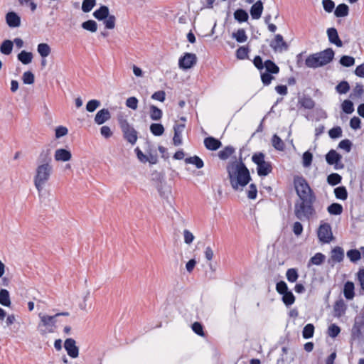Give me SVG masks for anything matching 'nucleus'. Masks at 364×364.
<instances>
[{
  "instance_id": "24",
  "label": "nucleus",
  "mask_w": 364,
  "mask_h": 364,
  "mask_svg": "<svg viewBox=\"0 0 364 364\" xmlns=\"http://www.w3.org/2000/svg\"><path fill=\"white\" fill-rule=\"evenodd\" d=\"M157 190L163 198L168 199L171 196V187L166 183L161 182L158 185Z\"/></svg>"
},
{
  "instance_id": "25",
  "label": "nucleus",
  "mask_w": 364,
  "mask_h": 364,
  "mask_svg": "<svg viewBox=\"0 0 364 364\" xmlns=\"http://www.w3.org/2000/svg\"><path fill=\"white\" fill-rule=\"evenodd\" d=\"M355 286L353 282H347L344 284L343 288V295L345 298L348 300H352L355 296Z\"/></svg>"
},
{
  "instance_id": "43",
  "label": "nucleus",
  "mask_w": 364,
  "mask_h": 364,
  "mask_svg": "<svg viewBox=\"0 0 364 364\" xmlns=\"http://www.w3.org/2000/svg\"><path fill=\"white\" fill-rule=\"evenodd\" d=\"M234 17L238 22H245L248 19L247 13L243 9H237L234 13Z\"/></svg>"
},
{
  "instance_id": "13",
  "label": "nucleus",
  "mask_w": 364,
  "mask_h": 364,
  "mask_svg": "<svg viewBox=\"0 0 364 364\" xmlns=\"http://www.w3.org/2000/svg\"><path fill=\"white\" fill-rule=\"evenodd\" d=\"M64 348L68 355L72 358H76L79 355V348L76 346V342L73 338H67L64 343Z\"/></svg>"
},
{
  "instance_id": "57",
  "label": "nucleus",
  "mask_w": 364,
  "mask_h": 364,
  "mask_svg": "<svg viewBox=\"0 0 364 364\" xmlns=\"http://www.w3.org/2000/svg\"><path fill=\"white\" fill-rule=\"evenodd\" d=\"M68 129L64 126H58L55 129V136L56 139H60L68 134Z\"/></svg>"
},
{
  "instance_id": "7",
  "label": "nucleus",
  "mask_w": 364,
  "mask_h": 364,
  "mask_svg": "<svg viewBox=\"0 0 364 364\" xmlns=\"http://www.w3.org/2000/svg\"><path fill=\"white\" fill-rule=\"evenodd\" d=\"M252 161L257 165V171L259 176H266L272 172V165L265 161V156L262 153H255L252 157Z\"/></svg>"
},
{
  "instance_id": "32",
  "label": "nucleus",
  "mask_w": 364,
  "mask_h": 364,
  "mask_svg": "<svg viewBox=\"0 0 364 364\" xmlns=\"http://www.w3.org/2000/svg\"><path fill=\"white\" fill-rule=\"evenodd\" d=\"M150 118L154 121H158L162 117V111L155 105H151L149 107Z\"/></svg>"
},
{
  "instance_id": "18",
  "label": "nucleus",
  "mask_w": 364,
  "mask_h": 364,
  "mask_svg": "<svg viewBox=\"0 0 364 364\" xmlns=\"http://www.w3.org/2000/svg\"><path fill=\"white\" fill-rule=\"evenodd\" d=\"M6 22L10 28H17L21 26V18L14 11L8 12L6 14Z\"/></svg>"
},
{
  "instance_id": "26",
  "label": "nucleus",
  "mask_w": 364,
  "mask_h": 364,
  "mask_svg": "<svg viewBox=\"0 0 364 364\" xmlns=\"http://www.w3.org/2000/svg\"><path fill=\"white\" fill-rule=\"evenodd\" d=\"M37 52L42 58H46L51 53V48L48 43H41L37 46Z\"/></svg>"
},
{
  "instance_id": "30",
  "label": "nucleus",
  "mask_w": 364,
  "mask_h": 364,
  "mask_svg": "<svg viewBox=\"0 0 364 364\" xmlns=\"http://www.w3.org/2000/svg\"><path fill=\"white\" fill-rule=\"evenodd\" d=\"M14 43L10 40H5L0 46V52L4 55H9L13 50Z\"/></svg>"
},
{
  "instance_id": "60",
  "label": "nucleus",
  "mask_w": 364,
  "mask_h": 364,
  "mask_svg": "<svg viewBox=\"0 0 364 364\" xmlns=\"http://www.w3.org/2000/svg\"><path fill=\"white\" fill-rule=\"evenodd\" d=\"M183 235L184 242L186 245H191L195 239L193 234L190 230H186V229H185L183 231Z\"/></svg>"
},
{
  "instance_id": "14",
  "label": "nucleus",
  "mask_w": 364,
  "mask_h": 364,
  "mask_svg": "<svg viewBox=\"0 0 364 364\" xmlns=\"http://www.w3.org/2000/svg\"><path fill=\"white\" fill-rule=\"evenodd\" d=\"M364 333V314H360L355 319V323L352 328V334L354 337L359 338Z\"/></svg>"
},
{
  "instance_id": "12",
  "label": "nucleus",
  "mask_w": 364,
  "mask_h": 364,
  "mask_svg": "<svg viewBox=\"0 0 364 364\" xmlns=\"http://www.w3.org/2000/svg\"><path fill=\"white\" fill-rule=\"evenodd\" d=\"M197 62V57L194 53H186L178 60L179 68L183 70L191 68Z\"/></svg>"
},
{
  "instance_id": "46",
  "label": "nucleus",
  "mask_w": 364,
  "mask_h": 364,
  "mask_svg": "<svg viewBox=\"0 0 364 364\" xmlns=\"http://www.w3.org/2000/svg\"><path fill=\"white\" fill-rule=\"evenodd\" d=\"M272 144L277 150L283 151L284 149V143L277 134L272 136Z\"/></svg>"
},
{
  "instance_id": "47",
  "label": "nucleus",
  "mask_w": 364,
  "mask_h": 364,
  "mask_svg": "<svg viewBox=\"0 0 364 364\" xmlns=\"http://www.w3.org/2000/svg\"><path fill=\"white\" fill-rule=\"evenodd\" d=\"M299 103L305 109H311L314 107V102L311 97H304L299 100Z\"/></svg>"
},
{
  "instance_id": "53",
  "label": "nucleus",
  "mask_w": 364,
  "mask_h": 364,
  "mask_svg": "<svg viewBox=\"0 0 364 364\" xmlns=\"http://www.w3.org/2000/svg\"><path fill=\"white\" fill-rule=\"evenodd\" d=\"M328 183L331 186H336L341 183V176L338 173H331L327 177Z\"/></svg>"
},
{
  "instance_id": "11",
  "label": "nucleus",
  "mask_w": 364,
  "mask_h": 364,
  "mask_svg": "<svg viewBox=\"0 0 364 364\" xmlns=\"http://www.w3.org/2000/svg\"><path fill=\"white\" fill-rule=\"evenodd\" d=\"M342 156L336 151L330 150L326 155V161L329 165H333L335 169H342L344 168L341 162Z\"/></svg>"
},
{
  "instance_id": "45",
  "label": "nucleus",
  "mask_w": 364,
  "mask_h": 364,
  "mask_svg": "<svg viewBox=\"0 0 364 364\" xmlns=\"http://www.w3.org/2000/svg\"><path fill=\"white\" fill-rule=\"evenodd\" d=\"M314 333V326L311 323L306 325L302 331L303 338L309 339L313 337Z\"/></svg>"
},
{
  "instance_id": "50",
  "label": "nucleus",
  "mask_w": 364,
  "mask_h": 364,
  "mask_svg": "<svg viewBox=\"0 0 364 364\" xmlns=\"http://www.w3.org/2000/svg\"><path fill=\"white\" fill-rule=\"evenodd\" d=\"M22 80L26 85H32L35 80L34 75L31 71L24 72L22 75Z\"/></svg>"
},
{
  "instance_id": "42",
  "label": "nucleus",
  "mask_w": 364,
  "mask_h": 364,
  "mask_svg": "<svg viewBox=\"0 0 364 364\" xmlns=\"http://www.w3.org/2000/svg\"><path fill=\"white\" fill-rule=\"evenodd\" d=\"M235 151L232 146H226L218 152V157L222 160L228 159Z\"/></svg>"
},
{
  "instance_id": "8",
  "label": "nucleus",
  "mask_w": 364,
  "mask_h": 364,
  "mask_svg": "<svg viewBox=\"0 0 364 364\" xmlns=\"http://www.w3.org/2000/svg\"><path fill=\"white\" fill-rule=\"evenodd\" d=\"M314 201H303L296 203L294 208V213L296 216L302 220L303 218H309L314 213V208L311 205Z\"/></svg>"
},
{
  "instance_id": "55",
  "label": "nucleus",
  "mask_w": 364,
  "mask_h": 364,
  "mask_svg": "<svg viewBox=\"0 0 364 364\" xmlns=\"http://www.w3.org/2000/svg\"><path fill=\"white\" fill-rule=\"evenodd\" d=\"M325 259V256L322 253H316L310 259V263L314 265H320Z\"/></svg>"
},
{
  "instance_id": "5",
  "label": "nucleus",
  "mask_w": 364,
  "mask_h": 364,
  "mask_svg": "<svg viewBox=\"0 0 364 364\" xmlns=\"http://www.w3.org/2000/svg\"><path fill=\"white\" fill-rule=\"evenodd\" d=\"M294 184L296 192L301 200L314 201V193L307 181L303 177H295Z\"/></svg>"
},
{
  "instance_id": "34",
  "label": "nucleus",
  "mask_w": 364,
  "mask_h": 364,
  "mask_svg": "<svg viewBox=\"0 0 364 364\" xmlns=\"http://www.w3.org/2000/svg\"><path fill=\"white\" fill-rule=\"evenodd\" d=\"M348 6L345 4H341L336 8L334 14L336 17H345L348 16Z\"/></svg>"
},
{
  "instance_id": "38",
  "label": "nucleus",
  "mask_w": 364,
  "mask_h": 364,
  "mask_svg": "<svg viewBox=\"0 0 364 364\" xmlns=\"http://www.w3.org/2000/svg\"><path fill=\"white\" fill-rule=\"evenodd\" d=\"M185 162L196 166L197 168H201L204 166L203 160L197 156L186 158Z\"/></svg>"
},
{
  "instance_id": "31",
  "label": "nucleus",
  "mask_w": 364,
  "mask_h": 364,
  "mask_svg": "<svg viewBox=\"0 0 364 364\" xmlns=\"http://www.w3.org/2000/svg\"><path fill=\"white\" fill-rule=\"evenodd\" d=\"M364 93L363 86L361 84H356L353 87L351 93L350 94V98L353 100L360 99Z\"/></svg>"
},
{
  "instance_id": "29",
  "label": "nucleus",
  "mask_w": 364,
  "mask_h": 364,
  "mask_svg": "<svg viewBox=\"0 0 364 364\" xmlns=\"http://www.w3.org/2000/svg\"><path fill=\"white\" fill-rule=\"evenodd\" d=\"M0 304L9 307L11 304L9 292L5 289L0 290Z\"/></svg>"
},
{
  "instance_id": "40",
  "label": "nucleus",
  "mask_w": 364,
  "mask_h": 364,
  "mask_svg": "<svg viewBox=\"0 0 364 364\" xmlns=\"http://www.w3.org/2000/svg\"><path fill=\"white\" fill-rule=\"evenodd\" d=\"M282 301L286 306H291L295 301V296L291 291L288 290L282 294Z\"/></svg>"
},
{
  "instance_id": "9",
  "label": "nucleus",
  "mask_w": 364,
  "mask_h": 364,
  "mask_svg": "<svg viewBox=\"0 0 364 364\" xmlns=\"http://www.w3.org/2000/svg\"><path fill=\"white\" fill-rule=\"evenodd\" d=\"M119 124L123 132L124 138L132 144L137 141V132L129 124L128 121L123 118H119Z\"/></svg>"
},
{
  "instance_id": "27",
  "label": "nucleus",
  "mask_w": 364,
  "mask_h": 364,
  "mask_svg": "<svg viewBox=\"0 0 364 364\" xmlns=\"http://www.w3.org/2000/svg\"><path fill=\"white\" fill-rule=\"evenodd\" d=\"M33 58V53L26 50L21 51L17 55L18 60L23 65H28L31 63L32 62Z\"/></svg>"
},
{
  "instance_id": "58",
  "label": "nucleus",
  "mask_w": 364,
  "mask_h": 364,
  "mask_svg": "<svg viewBox=\"0 0 364 364\" xmlns=\"http://www.w3.org/2000/svg\"><path fill=\"white\" fill-rule=\"evenodd\" d=\"M100 105V102L97 100H91L86 105V109L89 112H94Z\"/></svg>"
},
{
  "instance_id": "41",
  "label": "nucleus",
  "mask_w": 364,
  "mask_h": 364,
  "mask_svg": "<svg viewBox=\"0 0 364 364\" xmlns=\"http://www.w3.org/2000/svg\"><path fill=\"white\" fill-rule=\"evenodd\" d=\"M232 37L238 43H244L247 40V36L246 35L245 31L242 28L238 29L236 32L233 33Z\"/></svg>"
},
{
  "instance_id": "4",
  "label": "nucleus",
  "mask_w": 364,
  "mask_h": 364,
  "mask_svg": "<svg viewBox=\"0 0 364 364\" xmlns=\"http://www.w3.org/2000/svg\"><path fill=\"white\" fill-rule=\"evenodd\" d=\"M63 314L49 316L43 313L38 314L39 322L37 329L41 335L45 336L54 332L55 329V318Z\"/></svg>"
},
{
  "instance_id": "22",
  "label": "nucleus",
  "mask_w": 364,
  "mask_h": 364,
  "mask_svg": "<svg viewBox=\"0 0 364 364\" xmlns=\"http://www.w3.org/2000/svg\"><path fill=\"white\" fill-rule=\"evenodd\" d=\"M263 11V4L259 0L250 9V15L253 19H259Z\"/></svg>"
},
{
  "instance_id": "10",
  "label": "nucleus",
  "mask_w": 364,
  "mask_h": 364,
  "mask_svg": "<svg viewBox=\"0 0 364 364\" xmlns=\"http://www.w3.org/2000/svg\"><path fill=\"white\" fill-rule=\"evenodd\" d=\"M317 235L319 241L322 243H330L333 240L331 227L326 223H321L317 230Z\"/></svg>"
},
{
  "instance_id": "28",
  "label": "nucleus",
  "mask_w": 364,
  "mask_h": 364,
  "mask_svg": "<svg viewBox=\"0 0 364 364\" xmlns=\"http://www.w3.org/2000/svg\"><path fill=\"white\" fill-rule=\"evenodd\" d=\"M344 257L343 250L340 247H336L331 250V259L335 262H341Z\"/></svg>"
},
{
  "instance_id": "64",
  "label": "nucleus",
  "mask_w": 364,
  "mask_h": 364,
  "mask_svg": "<svg viewBox=\"0 0 364 364\" xmlns=\"http://www.w3.org/2000/svg\"><path fill=\"white\" fill-rule=\"evenodd\" d=\"M338 147L345 150L346 152H350L352 147V143L349 139H343L339 142Z\"/></svg>"
},
{
  "instance_id": "63",
  "label": "nucleus",
  "mask_w": 364,
  "mask_h": 364,
  "mask_svg": "<svg viewBox=\"0 0 364 364\" xmlns=\"http://www.w3.org/2000/svg\"><path fill=\"white\" fill-rule=\"evenodd\" d=\"M272 75L273 74L267 72L261 73V80L264 85H269L272 82V80L274 78Z\"/></svg>"
},
{
  "instance_id": "51",
  "label": "nucleus",
  "mask_w": 364,
  "mask_h": 364,
  "mask_svg": "<svg viewBox=\"0 0 364 364\" xmlns=\"http://www.w3.org/2000/svg\"><path fill=\"white\" fill-rule=\"evenodd\" d=\"M340 63L345 67H350L355 64V59L352 56L343 55L340 59Z\"/></svg>"
},
{
  "instance_id": "36",
  "label": "nucleus",
  "mask_w": 364,
  "mask_h": 364,
  "mask_svg": "<svg viewBox=\"0 0 364 364\" xmlns=\"http://www.w3.org/2000/svg\"><path fill=\"white\" fill-rule=\"evenodd\" d=\"M150 132L154 136H161L164 132V127L161 124L153 123L150 126Z\"/></svg>"
},
{
  "instance_id": "48",
  "label": "nucleus",
  "mask_w": 364,
  "mask_h": 364,
  "mask_svg": "<svg viewBox=\"0 0 364 364\" xmlns=\"http://www.w3.org/2000/svg\"><path fill=\"white\" fill-rule=\"evenodd\" d=\"M96 5V0H84L82 4V10L85 13L90 12Z\"/></svg>"
},
{
  "instance_id": "44",
  "label": "nucleus",
  "mask_w": 364,
  "mask_h": 364,
  "mask_svg": "<svg viewBox=\"0 0 364 364\" xmlns=\"http://www.w3.org/2000/svg\"><path fill=\"white\" fill-rule=\"evenodd\" d=\"M334 193L336 198L346 200L348 197L347 190L344 186H339L334 189Z\"/></svg>"
},
{
  "instance_id": "33",
  "label": "nucleus",
  "mask_w": 364,
  "mask_h": 364,
  "mask_svg": "<svg viewBox=\"0 0 364 364\" xmlns=\"http://www.w3.org/2000/svg\"><path fill=\"white\" fill-rule=\"evenodd\" d=\"M264 68H265V72L272 74H277L279 71V68L270 60L264 62Z\"/></svg>"
},
{
  "instance_id": "21",
  "label": "nucleus",
  "mask_w": 364,
  "mask_h": 364,
  "mask_svg": "<svg viewBox=\"0 0 364 364\" xmlns=\"http://www.w3.org/2000/svg\"><path fill=\"white\" fill-rule=\"evenodd\" d=\"M327 35L330 43L335 44L337 47H341L343 46V43L335 28H328L327 30Z\"/></svg>"
},
{
  "instance_id": "19",
  "label": "nucleus",
  "mask_w": 364,
  "mask_h": 364,
  "mask_svg": "<svg viewBox=\"0 0 364 364\" xmlns=\"http://www.w3.org/2000/svg\"><path fill=\"white\" fill-rule=\"evenodd\" d=\"M110 118L111 114L109 110L107 109H102L97 112L94 120L97 124L101 125L107 122Z\"/></svg>"
},
{
  "instance_id": "37",
  "label": "nucleus",
  "mask_w": 364,
  "mask_h": 364,
  "mask_svg": "<svg viewBox=\"0 0 364 364\" xmlns=\"http://www.w3.org/2000/svg\"><path fill=\"white\" fill-rule=\"evenodd\" d=\"M82 28L84 30L95 33L97 30V23L94 20H88L82 23Z\"/></svg>"
},
{
  "instance_id": "52",
  "label": "nucleus",
  "mask_w": 364,
  "mask_h": 364,
  "mask_svg": "<svg viewBox=\"0 0 364 364\" xmlns=\"http://www.w3.org/2000/svg\"><path fill=\"white\" fill-rule=\"evenodd\" d=\"M343 111L346 114H350L354 111L353 104L350 100H346L341 105Z\"/></svg>"
},
{
  "instance_id": "59",
  "label": "nucleus",
  "mask_w": 364,
  "mask_h": 364,
  "mask_svg": "<svg viewBox=\"0 0 364 364\" xmlns=\"http://www.w3.org/2000/svg\"><path fill=\"white\" fill-rule=\"evenodd\" d=\"M341 332V328L336 324H331L328 328V334L331 338L336 337Z\"/></svg>"
},
{
  "instance_id": "39",
  "label": "nucleus",
  "mask_w": 364,
  "mask_h": 364,
  "mask_svg": "<svg viewBox=\"0 0 364 364\" xmlns=\"http://www.w3.org/2000/svg\"><path fill=\"white\" fill-rule=\"evenodd\" d=\"M286 277L288 282L294 283L299 278L298 270L295 268H290L287 270Z\"/></svg>"
},
{
  "instance_id": "15",
  "label": "nucleus",
  "mask_w": 364,
  "mask_h": 364,
  "mask_svg": "<svg viewBox=\"0 0 364 364\" xmlns=\"http://www.w3.org/2000/svg\"><path fill=\"white\" fill-rule=\"evenodd\" d=\"M72 159V153L66 149H57L54 152V159L57 162H68Z\"/></svg>"
},
{
  "instance_id": "2",
  "label": "nucleus",
  "mask_w": 364,
  "mask_h": 364,
  "mask_svg": "<svg viewBox=\"0 0 364 364\" xmlns=\"http://www.w3.org/2000/svg\"><path fill=\"white\" fill-rule=\"evenodd\" d=\"M227 171L230 185L235 191H242L251 179L249 170L242 161L230 162Z\"/></svg>"
},
{
  "instance_id": "3",
  "label": "nucleus",
  "mask_w": 364,
  "mask_h": 364,
  "mask_svg": "<svg viewBox=\"0 0 364 364\" xmlns=\"http://www.w3.org/2000/svg\"><path fill=\"white\" fill-rule=\"evenodd\" d=\"M334 57V52L331 48H327L321 52L308 56L305 64L308 68H316L329 63Z\"/></svg>"
},
{
  "instance_id": "20",
  "label": "nucleus",
  "mask_w": 364,
  "mask_h": 364,
  "mask_svg": "<svg viewBox=\"0 0 364 364\" xmlns=\"http://www.w3.org/2000/svg\"><path fill=\"white\" fill-rule=\"evenodd\" d=\"M184 129V124H176L174 126V136L173 137V143L175 146H179L182 144V133Z\"/></svg>"
},
{
  "instance_id": "17",
  "label": "nucleus",
  "mask_w": 364,
  "mask_h": 364,
  "mask_svg": "<svg viewBox=\"0 0 364 364\" xmlns=\"http://www.w3.org/2000/svg\"><path fill=\"white\" fill-rule=\"evenodd\" d=\"M138 159L142 163L149 162L151 164H156L158 161L156 155L152 154H144L139 148L135 149Z\"/></svg>"
},
{
  "instance_id": "62",
  "label": "nucleus",
  "mask_w": 364,
  "mask_h": 364,
  "mask_svg": "<svg viewBox=\"0 0 364 364\" xmlns=\"http://www.w3.org/2000/svg\"><path fill=\"white\" fill-rule=\"evenodd\" d=\"M126 106L132 109L136 110L138 107V100L135 97H130L126 100Z\"/></svg>"
},
{
  "instance_id": "35",
  "label": "nucleus",
  "mask_w": 364,
  "mask_h": 364,
  "mask_svg": "<svg viewBox=\"0 0 364 364\" xmlns=\"http://www.w3.org/2000/svg\"><path fill=\"white\" fill-rule=\"evenodd\" d=\"M327 210L330 215H338L343 212V206L339 203H334L328 207Z\"/></svg>"
},
{
  "instance_id": "23",
  "label": "nucleus",
  "mask_w": 364,
  "mask_h": 364,
  "mask_svg": "<svg viewBox=\"0 0 364 364\" xmlns=\"http://www.w3.org/2000/svg\"><path fill=\"white\" fill-rule=\"evenodd\" d=\"M204 144L206 149L211 151H215L221 146V142L212 136L205 138L204 139Z\"/></svg>"
},
{
  "instance_id": "16",
  "label": "nucleus",
  "mask_w": 364,
  "mask_h": 364,
  "mask_svg": "<svg viewBox=\"0 0 364 364\" xmlns=\"http://www.w3.org/2000/svg\"><path fill=\"white\" fill-rule=\"evenodd\" d=\"M270 46L275 52H282L288 48L287 44L280 34L275 36L274 41L270 43Z\"/></svg>"
},
{
  "instance_id": "49",
  "label": "nucleus",
  "mask_w": 364,
  "mask_h": 364,
  "mask_svg": "<svg viewBox=\"0 0 364 364\" xmlns=\"http://www.w3.org/2000/svg\"><path fill=\"white\" fill-rule=\"evenodd\" d=\"M350 90V85L348 82L342 81L336 87V90L339 94H346Z\"/></svg>"
},
{
  "instance_id": "1",
  "label": "nucleus",
  "mask_w": 364,
  "mask_h": 364,
  "mask_svg": "<svg viewBox=\"0 0 364 364\" xmlns=\"http://www.w3.org/2000/svg\"><path fill=\"white\" fill-rule=\"evenodd\" d=\"M53 172L52 159L49 150L42 151L34 171L33 184L38 193L41 192L49 181Z\"/></svg>"
},
{
  "instance_id": "54",
  "label": "nucleus",
  "mask_w": 364,
  "mask_h": 364,
  "mask_svg": "<svg viewBox=\"0 0 364 364\" xmlns=\"http://www.w3.org/2000/svg\"><path fill=\"white\" fill-rule=\"evenodd\" d=\"M347 257L349 258V259L351 262H357L358 261L360 257V252L357 250H350L347 252Z\"/></svg>"
},
{
  "instance_id": "56",
  "label": "nucleus",
  "mask_w": 364,
  "mask_h": 364,
  "mask_svg": "<svg viewBox=\"0 0 364 364\" xmlns=\"http://www.w3.org/2000/svg\"><path fill=\"white\" fill-rule=\"evenodd\" d=\"M313 155L309 151H305L302 156V164L304 167H309L312 162Z\"/></svg>"
},
{
  "instance_id": "61",
  "label": "nucleus",
  "mask_w": 364,
  "mask_h": 364,
  "mask_svg": "<svg viewBox=\"0 0 364 364\" xmlns=\"http://www.w3.org/2000/svg\"><path fill=\"white\" fill-rule=\"evenodd\" d=\"M328 135L331 139H337L342 136V129L340 127H336L328 131Z\"/></svg>"
},
{
  "instance_id": "6",
  "label": "nucleus",
  "mask_w": 364,
  "mask_h": 364,
  "mask_svg": "<svg viewBox=\"0 0 364 364\" xmlns=\"http://www.w3.org/2000/svg\"><path fill=\"white\" fill-rule=\"evenodd\" d=\"M92 15L97 20L103 21L105 28L112 30L115 28L116 17L109 14V9L107 6H101Z\"/></svg>"
}]
</instances>
